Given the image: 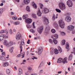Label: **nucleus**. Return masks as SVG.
I'll return each mask as SVG.
<instances>
[{"label": "nucleus", "mask_w": 75, "mask_h": 75, "mask_svg": "<svg viewBox=\"0 0 75 75\" xmlns=\"http://www.w3.org/2000/svg\"><path fill=\"white\" fill-rule=\"evenodd\" d=\"M59 8L61 10H65V4H64V3L63 2L61 1L58 4Z\"/></svg>", "instance_id": "1"}, {"label": "nucleus", "mask_w": 75, "mask_h": 75, "mask_svg": "<svg viewBox=\"0 0 75 75\" xmlns=\"http://www.w3.org/2000/svg\"><path fill=\"white\" fill-rule=\"evenodd\" d=\"M67 58L65 57L64 59L62 58H59L58 59L57 63H61L63 62V64H65V63H68V62L67 61Z\"/></svg>", "instance_id": "2"}, {"label": "nucleus", "mask_w": 75, "mask_h": 75, "mask_svg": "<svg viewBox=\"0 0 75 75\" xmlns=\"http://www.w3.org/2000/svg\"><path fill=\"white\" fill-rule=\"evenodd\" d=\"M59 25L62 28H64L65 27V23L64 22L63 20L61 19L59 21Z\"/></svg>", "instance_id": "3"}, {"label": "nucleus", "mask_w": 75, "mask_h": 75, "mask_svg": "<svg viewBox=\"0 0 75 75\" xmlns=\"http://www.w3.org/2000/svg\"><path fill=\"white\" fill-rule=\"evenodd\" d=\"M43 29H44V27H43V26H39L38 28L37 31L40 34H41V33H42V32Z\"/></svg>", "instance_id": "4"}, {"label": "nucleus", "mask_w": 75, "mask_h": 75, "mask_svg": "<svg viewBox=\"0 0 75 75\" xmlns=\"http://www.w3.org/2000/svg\"><path fill=\"white\" fill-rule=\"evenodd\" d=\"M67 4L69 7H72L73 5L72 2L71 0H69L67 1Z\"/></svg>", "instance_id": "5"}, {"label": "nucleus", "mask_w": 75, "mask_h": 75, "mask_svg": "<svg viewBox=\"0 0 75 75\" xmlns=\"http://www.w3.org/2000/svg\"><path fill=\"white\" fill-rule=\"evenodd\" d=\"M33 20L31 19L27 18L25 20V21L27 24H31Z\"/></svg>", "instance_id": "6"}, {"label": "nucleus", "mask_w": 75, "mask_h": 75, "mask_svg": "<svg viewBox=\"0 0 75 75\" xmlns=\"http://www.w3.org/2000/svg\"><path fill=\"white\" fill-rule=\"evenodd\" d=\"M21 38V35L19 33H18L16 35V39L17 40H19Z\"/></svg>", "instance_id": "7"}, {"label": "nucleus", "mask_w": 75, "mask_h": 75, "mask_svg": "<svg viewBox=\"0 0 75 75\" xmlns=\"http://www.w3.org/2000/svg\"><path fill=\"white\" fill-rule=\"evenodd\" d=\"M68 30L70 31H73L74 29V26L72 25H70L67 27Z\"/></svg>", "instance_id": "8"}, {"label": "nucleus", "mask_w": 75, "mask_h": 75, "mask_svg": "<svg viewBox=\"0 0 75 75\" xmlns=\"http://www.w3.org/2000/svg\"><path fill=\"white\" fill-rule=\"evenodd\" d=\"M65 20L66 22L69 23V22H70L71 21V18L70 16H66L65 19Z\"/></svg>", "instance_id": "9"}, {"label": "nucleus", "mask_w": 75, "mask_h": 75, "mask_svg": "<svg viewBox=\"0 0 75 75\" xmlns=\"http://www.w3.org/2000/svg\"><path fill=\"white\" fill-rule=\"evenodd\" d=\"M44 23L46 25H47V24H49V21H48V20L46 18H44Z\"/></svg>", "instance_id": "10"}, {"label": "nucleus", "mask_w": 75, "mask_h": 75, "mask_svg": "<svg viewBox=\"0 0 75 75\" xmlns=\"http://www.w3.org/2000/svg\"><path fill=\"white\" fill-rule=\"evenodd\" d=\"M42 52V47H39L38 51V54H41Z\"/></svg>", "instance_id": "11"}, {"label": "nucleus", "mask_w": 75, "mask_h": 75, "mask_svg": "<svg viewBox=\"0 0 75 75\" xmlns=\"http://www.w3.org/2000/svg\"><path fill=\"white\" fill-rule=\"evenodd\" d=\"M37 14L39 17H41L42 13L41 12L39 8L38 9V11L37 12Z\"/></svg>", "instance_id": "12"}, {"label": "nucleus", "mask_w": 75, "mask_h": 75, "mask_svg": "<svg viewBox=\"0 0 75 75\" xmlns=\"http://www.w3.org/2000/svg\"><path fill=\"white\" fill-rule=\"evenodd\" d=\"M42 12L44 11L45 13L46 14V13H49V9L47 8H45L42 9Z\"/></svg>", "instance_id": "13"}, {"label": "nucleus", "mask_w": 75, "mask_h": 75, "mask_svg": "<svg viewBox=\"0 0 75 75\" xmlns=\"http://www.w3.org/2000/svg\"><path fill=\"white\" fill-rule=\"evenodd\" d=\"M58 14H56V17H55V14H53L52 15V20H55V18H58Z\"/></svg>", "instance_id": "14"}, {"label": "nucleus", "mask_w": 75, "mask_h": 75, "mask_svg": "<svg viewBox=\"0 0 75 75\" xmlns=\"http://www.w3.org/2000/svg\"><path fill=\"white\" fill-rule=\"evenodd\" d=\"M13 45V43L12 42H10L8 43V45H7L6 47H10L11 46H12Z\"/></svg>", "instance_id": "15"}, {"label": "nucleus", "mask_w": 75, "mask_h": 75, "mask_svg": "<svg viewBox=\"0 0 75 75\" xmlns=\"http://www.w3.org/2000/svg\"><path fill=\"white\" fill-rule=\"evenodd\" d=\"M54 26L56 29H58V28H59V26H58V25L57 24V23H54Z\"/></svg>", "instance_id": "16"}, {"label": "nucleus", "mask_w": 75, "mask_h": 75, "mask_svg": "<svg viewBox=\"0 0 75 75\" xmlns=\"http://www.w3.org/2000/svg\"><path fill=\"white\" fill-rule=\"evenodd\" d=\"M30 2V0H24V4H28Z\"/></svg>", "instance_id": "17"}, {"label": "nucleus", "mask_w": 75, "mask_h": 75, "mask_svg": "<svg viewBox=\"0 0 75 75\" xmlns=\"http://www.w3.org/2000/svg\"><path fill=\"white\" fill-rule=\"evenodd\" d=\"M53 38L55 39H58V35L57 34H55V35L53 36Z\"/></svg>", "instance_id": "18"}, {"label": "nucleus", "mask_w": 75, "mask_h": 75, "mask_svg": "<svg viewBox=\"0 0 75 75\" xmlns=\"http://www.w3.org/2000/svg\"><path fill=\"white\" fill-rule=\"evenodd\" d=\"M32 3L33 6L35 8H37V4L35 3V2H33Z\"/></svg>", "instance_id": "19"}, {"label": "nucleus", "mask_w": 75, "mask_h": 75, "mask_svg": "<svg viewBox=\"0 0 75 75\" xmlns=\"http://www.w3.org/2000/svg\"><path fill=\"white\" fill-rule=\"evenodd\" d=\"M28 15H24L23 16L22 18L24 20H26V18H28Z\"/></svg>", "instance_id": "20"}, {"label": "nucleus", "mask_w": 75, "mask_h": 75, "mask_svg": "<svg viewBox=\"0 0 75 75\" xmlns=\"http://www.w3.org/2000/svg\"><path fill=\"white\" fill-rule=\"evenodd\" d=\"M3 13V8H0V16H1Z\"/></svg>", "instance_id": "21"}, {"label": "nucleus", "mask_w": 75, "mask_h": 75, "mask_svg": "<svg viewBox=\"0 0 75 75\" xmlns=\"http://www.w3.org/2000/svg\"><path fill=\"white\" fill-rule=\"evenodd\" d=\"M3 35H0V41H1L3 40Z\"/></svg>", "instance_id": "22"}, {"label": "nucleus", "mask_w": 75, "mask_h": 75, "mask_svg": "<svg viewBox=\"0 0 75 75\" xmlns=\"http://www.w3.org/2000/svg\"><path fill=\"white\" fill-rule=\"evenodd\" d=\"M18 71L20 74H23V70L20 68H19L18 69Z\"/></svg>", "instance_id": "23"}, {"label": "nucleus", "mask_w": 75, "mask_h": 75, "mask_svg": "<svg viewBox=\"0 0 75 75\" xmlns=\"http://www.w3.org/2000/svg\"><path fill=\"white\" fill-rule=\"evenodd\" d=\"M13 50H14V47H12L10 48L9 51L11 53H12L13 52Z\"/></svg>", "instance_id": "24"}, {"label": "nucleus", "mask_w": 75, "mask_h": 75, "mask_svg": "<svg viewBox=\"0 0 75 75\" xmlns=\"http://www.w3.org/2000/svg\"><path fill=\"white\" fill-rule=\"evenodd\" d=\"M26 10L27 11H28V12L30 11V7L28 6H27L26 8Z\"/></svg>", "instance_id": "25"}, {"label": "nucleus", "mask_w": 75, "mask_h": 75, "mask_svg": "<svg viewBox=\"0 0 75 75\" xmlns=\"http://www.w3.org/2000/svg\"><path fill=\"white\" fill-rule=\"evenodd\" d=\"M50 27L49 26H47L45 30L46 31H50Z\"/></svg>", "instance_id": "26"}, {"label": "nucleus", "mask_w": 75, "mask_h": 75, "mask_svg": "<svg viewBox=\"0 0 75 75\" xmlns=\"http://www.w3.org/2000/svg\"><path fill=\"white\" fill-rule=\"evenodd\" d=\"M13 23L15 25H19L20 24V23L18 21H16L14 22Z\"/></svg>", "instance_id": "27"}, {"label": "nucleus", "mask_w": 75, "mask_h": 75, "mask_svg": "<svg viewBox=\"0 0 75 75\" xmlns=\"http://www.w3.org/2000/svg\"><path fill=\"white\" fill-rule=\"evenodd\" d=\"M4 45H6L7 47V45L8 44V42H7V41L6 40H5L4 41Z\"/></svg>", "instance_id": "28"}, {"label": "nucleus", "mask_w": 75, "mask_h": 75, "mask_svg": "<svg viewBox=\"0 0 75 75\" xmlns=\"http://www.w3.org/2000/svg\"><path fill=\"white\" fill-rule=\"evenodd\" d=\"M21 45H24V40H22L21 41Z\"/></svg>", "instance_id": "29"}, {"label": "nucleus", "mask_w": 75, "mask_h": 75, "mask_svg": "<svg viewBox=\"0 0 75 75\" xmlns=\"http://www.w3.org/2000/svg\"><path fill=\"white\" fill-rule=\"evenodd\" d=\"M54 51V53L55 54H58L59 53V52H58V50L57 49H55Z\"/></svg>", "instance_id": "30"}, {"label": "nucleus", "mask_w": 75, "mask_h": 75, "mask_svg": "<svg viewBox=\"0 0 75 75\" xmlns=\"http://www.w3.org/2000/svg\"><path fill=\"white\" fill-rule=\"evenodd\" d=\"M72 55L71 54L69 56V61H71V60H72Z\"/></svg>", "instance_id": "31"}, {"label": "nucleus", "mask_w": 75, "mask_h": 75, "mask_svg": "<svg viewBox=\"0 0 75 75\" xmlns=\"http://www.w3.org/2000/svg\"><path fill=\"white\" fill-rule=\"evenodd\" d=\"M66 49H68V50H69V44H68V43H67L66 45Z\"/></svg>", "instance_id": "32"}, {"label": "nucleus", "mask_w": 75, "mask_h": 75, "mask_svg": "<svg viewBox=\"0 0 75 75\" xmlns=\"http://www.w3.org/2000/svg\"><path fill=\"white\" fill-rule=\"evenodd\" d=\"M8 65H9V64H8V63L6 62L4 64L3 66H4V67H7V66H8Z\"/></svg>", "instance_id": "33"}, {"label": "nucleus", "mask_w": 75, "mask_h": 75, "mask_svg": "<svg viewBox=\"0 0 75 75\" xmlns=\"http://www.w3.org/2000/svg\"><path fill=\"white\" fill-rule=\"evenodd\" d=\"M53 41L54 44H57V43H58V41H57V40L55 39H54L53 40Z\"/></svg>", "instance_id": "34"}, {"label": "nucleus", "mask_w": 75, "mask_h": 75, "mask_svg": "<svg viewBox=\"0 0 75 75\" xmlns=\"http://www.w3.org/2000/svg\"><path fill=\"white\" fill-rule=\"evenodd\" d=\"M58 50L59 51L60 53H61L62 52V49H61V47H60V46H58Z\"/></svg>", "instance_id": "35"}, {"label": "nucleus", "mask_w": 75, "mask_h": 75, "mask_svg": "<svg viewBox=\"0 0 75 75\" xmlns=\"http://www.w3.org/2000/svg\"><path fill=\"white\" fill-rule=\"evenodd\" d=\"M61 44L62 45H65V40H62Z\"/></svg>", "instance_id": "36"}, {"label": "nucleus", "mask_w": 75, "mask_h": 75, "mask_svg": "<svg viewBox=\"0 0 75 75\" xmlns=\"http://www.w3.org/2000/svg\"><path fill=\"white\" fill-rule=\"evenodd\" d=\"M32 16L34 18H37V16H36V15L35 14H32Z\"/></svg>", "instance_id": "37"}, {"label": "nucleus", "mask_w": 75, "mask_h": 75, "mask_svg": "<svg viewBox=\"0 0 75 75\" xmlns=\"http://www.w3.org/2000/svg\"><path fill=\"white\" fill-rule=\"evenodd\" d=\"M51 31L52 33H55L56 32V31H55V30L54 29H52Z\"/></svg>", "instance_id": "38"}, {"label": "nucleus", "mask_w": 75, "mask_h": 75, "mask_svg": "<svg viewBox=\"0 0 75 75\" xmlns=\"http://www.w3.org/2000/svg\"><path fill=\"white\" fill-rule=\"evenodd\" d=\"M50 54L52 55H53V54H54V50H51Z\"/></svg>", "instance_id": "39"}, {"label": "nucleus", "mask_w": 75, "mask_h": 75, "mask_svg": "<svg viewBox=\"0 0 75 75\" xmlns=\"http://www.w3.org/2000/svg\"><path fill=\"white\" fill-rule=\"evenodd\" d=\"M28 69L29 71H33V69L31 67H28Z\"/></svg>", "instance_id": "40"}, {"label": "nucleus", "mask_w": 75, "mask_h": 75, "mask_svg": "<svg viewBox=\"0 0 75 75\" xmlns=\"http://www.w3.org/2000/svg\"><path fill=\"white\" fill-rule=\"evenodd\" d=\"M55 10L58 13H61V10L59 9H56Z\"/></svg>", "instance_id": "41"}, {"label": "nucleus", "mask_w": 75, "mask_h": 75, "mask_svg": "<svg viewBox=\"0 0 75 75\" xmlns=\"http://www.w3.org/2000/svg\"><path fill=\"white\" fill-rule=\"evenodd\" d=\"M10 72V70H9V69H6V73L8 74H9Z\"/></svg>", "instance_id": "42"}, {"label": "nucleus", "mask_w": 75, "mask_h": 75, "mask_svg": "<svg viewBox=\"0 0 75 75\" xmlns=\"http://www.w3.org/2000/svg\"><path fill=\"white\" fill-rule=\"evenodd\" d=\"M3 38H8V36L7 35H3Z\"/></svg>", "instance_id": "43"}, {"label": "nucleus", "mask_w": 75, "mask_h": 75, "mask_svg": "<svg viewBox=\"0 0 75 75\" xmlns=\"http://www.w3.org/2000/svg\"><path fill=\"white\" fill-rule=\"evenodd\" d=\"M40 8L41 9H42V8H43V4H40Z\"/></svg>", "instance_id": "44"}, {"label": "nucleus", "mask_w": 75, "mask_h": 75, "mask_svg": "<svg viewBox=\"0 0 75 75\" xmlns=\"http://www.w3.org/2000/svg\"><path fill=\"white\" fill-rule=\"evenodd\" d=\"M66 16H67L66 17H69V16H71V13H67L66 14Z\"/></svg>", "instance_id": "45"}, {"label": "nucleus", "mask_w": 75, "mask_h": 75, "mask_svg": "<svg viewBox=\"0 0 75 75\" xmlns=\"http://www.w3.org/2000/svg\"><path fill=\"white\" fill-rule=\"evenodd\" d=\"M21 54V56H22V58H24V53H21L20 54Z\"/></svg>", "instance_id": "46"}, {"label": "nucleus", "mask_w": 75, "mask_h": 75, "mask_svg": "<svg viewBox=\"0 0 75 75\" xmlns=\"http://www.w3.org/2000/svg\"><path fill=\"white\" fill-rule=\"evenodd\" d=\"M12 18L14 20H16L17 19V17H13Z\"/></svg>", "instance_id": "47"}, {"label": "nucleus", "mask_w": 75, "mask_h": 75, "mask_svg": "<svg viewBox=\"0 0 75 75\" xmlns=\"http://www.w3.org/2000/svg\"><path fill=\"white\" fill-rule=\"evenodd\" d=\"M61 34L62 35H65V33L63 32H61Z\"/></svg>", "instance_id": "48"}, {"label": "nucleus", "mask_w": 75, "mask_h": 75, "mask_svg": "<svg viewBox=\"0 0 75 75\" xmlns=\"http://www.w3.org/2000/svg\"><path fill=\"white\" fill-rule=\"evenodd\" d=\"M9 33L11 34H13V32L12 31V29H11L9 30Z\"/></svg>", "instance_id": "49"}, {"label": "nucleus", "mask_w": 75, "mask_h": 75, "mask_svg": "<svg viewBox=\"0 0 75 75\" xmlns=\"http://www.w3.org/2000/svg\"><path fill=\"white\" fill-rule=\"evenodd\" d=\"M1 61H6V58H5L4 57H3V58L2 59Z\"/></svg>", "instance_id": "50"}, {"label": "nucleus", "mask_w": 75, "mask_h": 75, "mask_svg": "<svg viewBox=\"0 0 75 75\" xmlns=\"http://www.w3.org/2000/svg\"><path fill=\"white\" fill-rule=\"evenodd\" d=\"M34 24H35V22H33V28H35V25H34Z\"/></svg>", "instance_id": "51"}, {"label": "nucleus", "mask_w": 75, "mask_h": 75, "mask_svg": "<svg viewBox=\"0 0 75 75\" xmlns=\"http://www.w3.org/2000/svg\"><path fill=\"white\" fill-rule=\"evenodd\" d=\"M73 52H72V53H74V55L75 54V48L74 47L73 49Z\"/></svg>", "instance_id": "52"}, {"label": "nucleus", "mask_w": 75, "mask_h": 75, "mask_svg": "<svg viewBox=\"0 0 75 75\" xmlns=\"http://www.w3.org/2000/svg\"><path fill=\"white\" fill-rule=\"evenodd\" d=\"M30 31L33 33H35V31L33 29L30 30Z\"/></svg>", "instance_id": "53"}, {"label": "nucleus", "mask_w": 75, "mask_h": 75, "mask_svg": "<svg viewBox=\"0 0 75 75\" xmlns=\"http://www.w3.org/2000/svg\"><path fill=\"white\" fill-rule=\"evenodd\" d=\"M4 33V30H1L0 31V34H3V33Z\"/></svg>", "instance_id": "54"}, {"label": "nucleus", "mask_w": 75, "mask_h": 75, "mask_svg": "<svg viewBox=\"0 0 75 75\" xmlns=\"http://www.w3.org/2000/svg\"><path fill=\"white\" fill-rule=\"evenodd\" d=\"M49 42H50V43H51V44H52V43H53L52 40H51V39H50L49 40Z\"/></svg>", "instance_id": "55"}, {"label": "nucleus", "mask_w": 75, "mask_h": 75, "mask_svg": "<svg viewBox=\"0 0 75 75\" xmlns=\"http://www.w3.org/2000/svg\"><path fill=\"white\" fill-rule=\"evenodd\" d=\"M2 56H5V55H6V54H5V52H3L2 54Z\"/></svg>", "instance_id": "56"}, {"label": "nucleus", "mask_w": 75, "mask_h": 75, "mask_svg": "<svg viewBox=\"0 0 75 75\" xmlns=\"http://www.w3.org/2000/svg\"><path fill=\"white\" fill-rule=\"evenodd\" d=\"M21 57V54H18L17 56L16 57L17 58H20Z\"/></svg>", "instance_id": "57"}, {"label": "nucleus", "mask_w": 75, "mask_h": 75, "mask_svg": "<svg viewBox=\"0 0 75 75\" xmlns=\"http://www.w3.org/2000/svg\"><path fill=\"white\" fill-rule=\"evenodd\" d=\"M32 59H33V60L34 59H37V58L35 57H34L33 58H32Z\"/></svg>", "instance_id": "58"}, {"label": "nucleus", "mask_w": 75, "mask_h": 75, "mask_svg": "<svg viewBox=\"0 0 75 75\" xmlns=\"http://www.w3.org/2000/svg\"><path fill=\"white\" fill-rule=\"evenodd\" d=\"M30 40H28L27 42V44H30Z\"/></svg>", "instance_id": "59"}, {"label": "nucleus", "mask_w": 75, "mask_h": 75, "mask_svg": "<svg viewBox=\"0 0 75 75\" xmlns=\"http://www.w3.org/2000/svg\"><path fill=\"white\" fill-rule=\"evenodd\" d=\"M4 57H2L1 56H0V60H1V59H2V58H3Z\"/></svg>", "instance_id": "60"}, {"label": "nucleus", "mask_w": 75, "mask_h": 75, "mask_svg": "<svg viewBox=\"0 0 75 75\" xmlns=\"http://www.w3.org/2000/svg\"><path fill=\"white\" fill-rule=\"evenodd\" d=\"M4 57H2L1 56H0V60H1V59H2V58H3Z\"/></svg>", "instance_id": "61"}, {"label": "nucleus", "mask_w": 75, "mask_h": 75, "mask_svg": "<svg viewBox=\"0 0 75 75\" xmlns=\"http://www.w3.org/2000/svg\"><path fill=\"white\" fill-rule=\"evenodd\" d=\"M14 68L15 69V70H16V71H17V67H14Z\"/></svg>", "instance_id": "62"}, {"label": "nucleus", "mask_w": 75, "mask_h": 75, "mask_svg": "<svg viewBox=\"0 0 75 75\" xmlns=\"http://www.w3.org/2000/svg\"><path fill=\"white\" fill-rule=\"evenodd\" d=\"M26 26H27V28H30V25H29L28 24H27L26 25Z\"/></svg>", "instance_id": "63"}, {"label": "nucleus", "mask_w": 75, "mask_h": 75, "mask_svg": "<svg viewBox=\"0 0 75 75\" xmlns=\"http://www.w3.org/2000/svg\"><path fill=\"white\" fill-rule=\"evenodd\" d=\"M31 75H38V74H32Z\"/></svg>", "instance_id": "64"}]
</instances>
